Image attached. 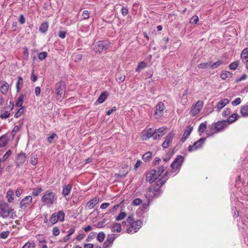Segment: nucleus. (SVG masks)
Here are the masks:
<instances>
[{
    "mask_svg": "<svg viewBox=\"0 0 248 248\" xmlns=\"http://www.w3.org/2000/svg\"><path fill=\"white\" fill-rule=\"evenodd\" d=\"M82 16L84 19H87L89 17V12L87 10H84L82 12Z\"/></svg>",
    "mask_w": 248,
    "mask_h": 248,
    "instance_id": "obj_59",
    "label": "nucleus"
},
{
    "mask_svg": "<svg viewBox=\"0 0 248 248\" xmlns=\"http://www.w3.org/2000/svg\"><path fill=\"white\" fill-rule=\"evenodd\" d=\"M159 176L155 170H152L146 174V180L150 184L153 183Z\"/></svg>",
    "mask_w": 248,
    "mask_h": 248,
    "instance_id": "obj_11",
    "label": "nucleus"
},
{
    "mask_svg": "<svg viewBox=\"0 0 248 248\" xmlns=\"http://www.w3.org/2000/svg\"><path fill=\"white\" fill-rule=\"evenodd\" d=\"M125 79V76L124 75L121 74L116 78V80L118 81L119 83L123 82Z\"/></svg>",
    "mask_w": 248,
    "mask_h": 248,
    "instance_id": "obj_55",
    "label": "nucleus"
},
{
    "mask_svg": "<svg viewBox=\"0 0 248 248\" xmlns=\"http://www.w3.org/2000/svg\"><path fill=\"white\" fill-rule=\"evenodd\" d=\"M207 127V122L205 121L204 122L201 124L199 126L198 131L200 133H203L206 128Z\"/></svg>",
    "mask_w": 248,
    "mask_h": 248,
    "instance_id": "obj_35",
    "label": "nucleus"
},
{
    "mask_svg": "<svg viewBox=\"0 0 248 248\" xmlns=\"http://www.w3.org/2000/svg\"><path fill=\"white\" fill-rule=\"evenodd\" d=\"M55 138H57V135L55 133H52L47 138V141L49 143H52Z\"/></svg>",
    "mask_w": 248,
    "mask_h": 248,
    "instance_id": "obj_52",
    "label": "nucleus"
},
{
    "mask_svg": "<svg viewBox=\"0 0 248 248\" xmlns=\"http://www.w3.org/2000/svg\"><path fill=\"white\" fill-rule=\"evenodd\" d=\"M126 216V214L124 212H121L116 217V220L119 221L124 219Z\"/></svg>",
    "mask_w": 248,
    "mask_h": 248,
    "instance_id": "obj_46",
    "label": "nucleus"
},
{
    "mask_svg": "<svg viewBox=\"0 0 248 248\" xmlns=\"http://www.w3.org/2000/svg\"><path fill=\"white\" fill-rule=\"evenodd\" d=\"M59 221L57 216H56V213H53L50 217L49 221L51 223V225H52Z\"/></svg>",
    "mask_w": 248,
    "mask_h": 248,
    "instance_id": "obj_37",
    "label": "nucleus"
},
{
    "mask_svg": "<svg viewBox=\"0 0 248 248\" xmlns=\"http://www.w3.org/2000/svg\"><path fill=\"white\" fill-rule=\"evenodd\" d=\"M199 21V17L197 16H192L190 20V23L195 24Z\"/></svg>",
    "mask_w": 248,
    "mask_h": 248,
    "instance_id": "obj_54",
    "label": "nucleus"
},
{
    "mask_svg": "<svg viewBox=\"0 0 248 248\" xmlns=\"http://www.w3.org/2000/svg\"><path fill=\"white\" fill-rule=\"evenodd\" d=\"M228 125L225 120L219 121L209 125L208 130L206 131L207 137L213 136L214 134L221 131L226 128Z\"/></svg>",
    "mask_w": 248,
    "mask_h": 248,
    "instance_id": "obj_2",
    "label": "nucleus"
},
{
    "mask_svg": "<svg viewBox=\"0 0 248 248\" xmlns=\"http://www.w3.org/2000/svg\"><path fill=\"white\" fill-rule=\"evenodd\" d=\"M23 85V79L21 77H18V81L16 83V92H18Z\"/></svg>",
    "mask_w": 248,
    "mask_h": 248,
    "instance_id": "obj_39",
    "label": "nucleus"
},
{
    "mask_svg": "<svg viewBox=\"0 0 248 248\" xmlns=\"http://www.w3.org/2000/svg\"><path fill=\"white\" fill-rule=\"evenodd\" d=\"M198 67L201 69H205L208 67L211 68V61L207 62L201 63L198 65Z\"/></svg>",
    "mask_w": 248,
    "mask_h": 248,
    "instance_id": "obj_38",
    "label": "nucleus"
},
{
    "mask_svg": "<svg viewBox=\"0 0 248 248\" xmlns=\"http://www.w3.org/2000/svg\"><path fill=\"white\" fill-rule=\"evenodd\" d=\"M152 157V153L151 152H148L142 155V159L145 162H149L150 161Z\"/></svg>",
    "mask_w": 248,
    "mask_h": 248,
    "instance_id": "obj_30",
    "label": "nucleus"
},
{
    "mask_svg": "<svg viewBox=\"0 0 248 248\" xmlns=\"http://www.w3.org/2000/svg\"><path fill=\"white\" fill-rule=\"evenodd\" d=\"M108 97V93L107 92H103L98 98L95 104H102L104 103Z\"/></svg>",
    "mask_w": 248,
    "mask_h": 248,
    "instance_id": "obj_22",
    "label": "nucleus"
},
{
    "mask_svg": "<svg viewBox=\"0 0 248 248\" xmlns=\"http://www.w3.org/2000/svg\"><path fill=\"white\" fill-rule=\"evenodd\" d=\"M167 166H168L163 164L158 168L157 171H156V172L158 174L159 176H161L162 173H163L164 171L167 168Z\"/></svg>",
    "mask_w": 248,
    "mask_h": 248,
    "instance_id": "obj_41",
    "label": "nucleus"
},
{
    "mask_svg": "<svg viewBox=\"0 0 248 248\" xmlns=\"http://www.w3.org/2000/svg\"><path fill=\"white\" fill-rule=\"evenodd\" d=\"M203 103L202 101H198L195 105L193 108L190 110V114L191 116L194 117L196 116L203 107Z\"/></svg>",
    "mask_w": 248,
    "mask_h": 248,
    "instance_id": "obj_10",
    "label": "nucleus"
},
{
    "mask_svg": "<svg viewBox=\"0 0 248 248\" xmlns=\"http://www.w3.org/2000/svg\"><path fill=\"white\" fill-rule=\"evenodd\" d=\"M241 102V99L240 98H237L232 102V104L233 106H236L240 104Z\"/></svg>",
    "mask_w": 248,
    "mask_h": 248,
    "instance_id": "obj_60",
    "label": "nucleus"
},
{
    "mask_svg": "<svg viewBox=\"0 0 248 248\" xmlns=\"http://www.w3.org/2000/svg\"><path fill=\"white\" fill-rule=\"evenodd\" d=\"M142 203V200L140 198H136L132 202V205L134 206H138Z\"/></svg>",
    "mask_w": 248,
    "mask_h": 248,
    "instance_id": "obj_53",
    "label": "nucleus"
},
{
    "mask_svg": "<svg viewBox=\"0 0 248 248\" xmlns=\"http://www.w3.org/2000/svg\"><path fill=\"white\" fill-rule=\"evenodd\" d=\"M9 235V232L4 231L0 233V238L2 239H5L8 237Z\"/></svg>",
    "mask_w": 248,
    "mask_h": 248,
    "instance_id": "obj_61",
    "label": "nucleus"
},
{
    "mask_svg": "<svg viewBox=\"0 0 248 248\" xmlns=\"http://www.w3.org/2000/svg\"><path fill=\"white\" fill-rule=\"evenodd\" d=\"M116 237L114 234H108L106 240L104 243L103 248H109V247H111Z\"/></svg>",
    "mask_w": 248,
    "mask_h": 248,
    "instance_id": "obj_14",
    "label": "nucleus"
},
{
    "mask_svg": "<svg viewBox=\"0 0 248 248\" xmlns=\"http://www.w3.org/2000/svg\"><path fill=\"white\" fill-rule=\"evenodd\" d=\"M43 191V189L41 187H37L35 188H34L33 189V191L32 192V194L33 196H38L42 191Z\"/></svg>",
    "mask_w": 248,
    "mask_h": 248,
    "instance_id": "obj_43",
    "label": "nucleus"
},
{
    "mask_svg": "<svg viewBox=\"0 0 248 248\" xmlns=\"http://www.w3.org/2000/svg\"><path fill=\"white\" fill-rule=\"evenodd\" d=\"M9 89V84L4 82L0 87V92L3 94H6Z\"/></svg>",
    "mask_w": 248,
    "mask_h": 248,
    "instance_id": "obj_28",
    "label": "nucleus"
},
{
    "mask_svg": "<svg viewBox=\"0 0 248 248\" xmlns=\"http://www.w3.org/2000/svg\"><path fill=\"white\" fill-rule=\"evenodd\" d=\"M14 191L11 189H9L6 194V198L9 202H12L14 200Z\"/></svg>",
    "mask_w": 248,
    "mask_h": 248,
    "instance_id": "obj_31",
    "label": "nucleus"
},
{
    "mask_svg": "<svg viewBox=\"0 0 248 248\" xmlns=\"http://www.w3.org/2000/svg\"><path fill=\"white\" fill-rule=\"evenodd\" d=\"M47 55V53L46 51H43V52H40L38 54L39 59L41 61H43V60H45L46 58Z\"/></svg>",
    "mask_w": 248,
    "mask_h": 248,
    "instance_id": "obj_48",
    "label": "nucleus"
},
{
    "mask_svg": "<svg viewBox=\"0 0 248 248\" xmlns=\"http://www.w3.org/2000/svg\"><path fill=\"white\" fill-rule=\"evenodd\" d=\"M228 117V118L227 120H225V121L229 125L237 121L239 118V116L236 113H233L232 114H231V115H230Z\"/></svg>",
    "mask_w": 248,
    "mask_h": 248,
    "instance_id": "obj_18",
    "label": "nucleus"
},
{
    "mask_svg": "<svg viewBox=\"0 0 248 248\" xmlns=\"http://www.w3.org/2000/svg\"><path fill=\"white\" fill-rule=\"evenodd\" d=\"M205 140V138L200 139L199 140L195 141L193 145H189L187 150L191 152L201 148Z\"/></svg>",
    "mask_w": 248,
    "mask_h": 248,
    "instance_id": "obj_9",
    "label": "nucleus"
},
{
    "mask_svg": "<svg viewBox=\"0 0 248 248\" xmlns=\"http://www.w3.org/2000/svg\"><path fill=\"white\" fill-rule=\"evenodd\" d=\"M166 129V127H162L157 130H155V137H154V140L159 139L164 136L166 133L165 131Z\"/></svg>",
    "mask_w": 248,
    "mask_h": 248,
    "instance_id": "obj_17",
    "label": "nucleus"
},
{
    "mask_svg": "<svg viewBox=\"0 0 248 248\" xmlns=\"http://www.w3.org/2000/svg\"><path fill=\"white\" fill-rule=\"evenodd\" d=\"M238 65L239 62L238 61H236L230 63L229 67L231 69L235 70L238 67Z\"/></svg>",
    "mask_w": 248,
    "mask_h": 248,
    "instance_id": "obj_47",
    "label": "nucleus"
},
{
    "mask_svg": "<svg viewBox=\"0 0 248 248\" xmlns=\"http://www.w3.org/2000/svg\"><path fill=\"white\" fill-rule=\"evenodd\" d=\"M170 173V172L166 171V173L156 182L155 185H152L150 186L146 196H148L149 197L153 198L154 197H158L161 194L160 188L170 178L169 176Z\"/></svg>",
    "mask_w": 248,
    "mask_h": 248,
    "instance_id": "obj_1",
    "label": "nucleus"
},
{
    "mask_svg": "<svg viewBox=\"0 0 248 248\" xmlns=\"http://www.w3.org/2000/svg\"><path fill=\"white\" fill-rule=\"evenodd\" d=\"M10 114L8 111L1 110L0 117L1 119H6L9 117Z\"/></svg>",
    "mask_w": 248,
    "mask_h": 248,
    "instance_id": "obj_42",
    "label": "nucleus"
},
{
    "mask_svg": "<svg viewBox=\"0 0 248 248\" xmlns=\"http://www.w3.org/2000/svg\"><path fill=\"white\" fill-rule=\"evenodd\" d=\"M99 202V199L97 198H95L90 201H89L87 204H86V207L88 208L91 209L93 208L98 202Z\"/></svg>",
    "mask_w": 248,
    "mask_h": 248,
    "instance_id": "obj_24",
    "label": "nucleus"
},
{
    "mask_svg": "<svg viewBox=\"0 0 248 248\" xmlns=\"http://www.w3.org/2000/svg\"><path fill=\"white\" fill-rule=\"evenodd\" d=\"M121 12L124 16H125L128 14V10L126 7H123L121 9Z\"/></svg>",
    "mask_w": 248,
    "mask_h": 248,
    "instance_id": "obj_62",
    "label": "nucleus"
},
{
    "mask_svg": "<svg viewBox=\"0 0 248 248\" xmlns=\"http://www.w3.org/2000/svg\"><path fill=\"white\" fill-rule=\"evenodd\" d=\"M59 37L62 39H64L66 36V32L63 31H60L59 32Z\"/></svg>",
    "mask_w": 248,
    "mask_h": 248,
    "instance_id": "obj_63",
    "label": "nucleus"
},
{
    "mask_svg": "<svg viewBox=\"0 0 248 248\" xmlns=\"http://www.w3.org/2000/svg\"><path fill=\"white\" fill-rule=\"evenodd\" d=\"M95 232H91L89 235H88V236L87 237V238H86V241L87 242H89L91 240L93 239L94 237H95Z\"/></svg>",
    "mask_w": 248,
    "mask_h": 248,
    "instance_id": "obj_56",
    "label": "nucleus"
},
{
    "mask_svg": "<svg viewBox=\"0 0 248 248\" xmlns=\"http://www.w3.org/2000/svg\"><path fill=\"white\" fill-rule=\"evenodd\" d=\"M13 209L10 208L9 205L5 202H0V216L3 218L7 217L9 216H13L12 211Z\"/></svg>",
    "mask_w": 248,
    "mask_h": 248,
    "instance_id": "obj_8",
    "label": "nucleus"
},
{
    "mask_svg": "<svg viewBox=\"0 0 248 248\" xmlns=\"http://www.w3.org/2000/svg\"><path fill=\"white\" fill-rule=\"evenodd\" d=\"M146 66L147 63L145 62L142 61L138 64L137 68L136 69V72H140L141 70L146 68Z\"/></svg>",
    "mask_w": 248,
    "mask_h": 248,
    "instance_id": "obj_34",
    "label": "nucleus"
},
{
    "mask_svg": "<svg viewBox=\"0 0 248 248\" xmlns=\"http://www.w3.org/2000/svg\"><path fill=\"white\" fill-rule=\"evenodd\" d=\"M111 231L113 232H120L121 231V224L120 223H115L111 227Z\"/></svg>",
    "mask_w": 248,
    "mask_h": 248,
    "instance_id": "obj_32",
    "label": "nucleus"
},
{
    "mask_svg": "<svg viewBox=\"0 0 248 248\" xmlns=\"http://www.w3.org/2000/svg\"><path fill=\"white\" fill-rule=\"evenodd\" d=\"M193 126L191 125H188L186 127V130L184 131V133L183 135V136L181 138V141L183 142H185L186 140L187 139V138L190 135V133H191L192 130H193Z\"/></svg>",
    "mask_w": 248,
    "mask_h": 248,
    "instance_id": "obj_16",
    "label": "nucleus"
},
{
    "mask_svg": "<svg viewBox=\"0 0 248 248\" xmlns=\"http://www.w3.org/2000/svg\"><path fill=\"white\" fill-rule=\"evenodd\" d=\"M18 22L20 24H24L26 22V19L23 15H20L18 19Z\"/></svg>",
    "mask_w": 248,
    "mask_h": 248,
    "instance_id": "obj_57",
    "label": "nucleus"
},
{
    "mask_svg": "<svg viewBox=\"0 0 248 248\" xmlns=\"http://www.w3.org/2000/svg\"><path fill=\"white\" fill-rule=\"evenodd\" d=\"M24 95L21 94L18 97L17 100L16 101V107L23 106L22 104L24 101Z\"/></svg>",
    "mask_w": 248,
    "mask_h": 248,
    "instance_id": "obj_40",
    "label": "nucleus"
},
{
    "mask_svg": "<svg viewBox=\"0 0 248 248\" xmlns=\"http://www.w3.org/2000/svg\"><path fill=\"white\" fill-rule=\"evenodd\" d=\"M223 63V62L222 60H219L215 63H212L211 61V68L212 69H215L220 66Z\"/></svg>",
    "mask_w": 248,
    "mask_h": 248,
    "instance_id": "obj_36",
    "label": "nucleus"
},
{
    "mask_svg": "<svg viewBox=\"0 0 248 248\" xmlns=\"http://www.w3.org/2000/svg\"><path fill=\"white\" fill-rule=\"evenodd\" d=\"M56 200V193L50 190L46 191L41 199L43 202L50 205L54 204Z\"/></svg>",
    "mask_w": 248,
    "mask_h": 248,
    "instance_id": "obj_6",
    "label": "nucleus"
},
{
    "mask_svg": "<svg viewBox=\"0 0 248 248\" xmlns=\"http://www.w3.org/2000/svg\"><path fill=\"white\" fill-rule=\"evenodd\" d=\"M9 137L8 134L3 135L0 137V148L5 146L7 144Z\"/></svg>",
    "mask_w": 248,
    "mask_h": 248,
    "instance_id": "obj_23",
    "label": "nucleus"
},
{
    "mask_svg": "<svg viewBox=\"0 0 248 248\" xmlns=\"http://www.w3.org/2000/svg\"><path fill=\"white\" fill-rule=\"evenodd\" d=\"M72 188V185L69 184L67 185H64L63 186L62 190V194L64 197H66L69 195Z\"/></svg>",
    "mask_w": 248,
    "mask_h": 248,
    "instance_id": "obj_21",
    "label": "nucleus"
},
{
    "mask_svg": "<svg viewBox=\"0 0 248 248\" xmlns=\"http://www.w3.org/2000/svg\"><path fill=\"white\" fill-rule=\"evenodd\" d=\"M232 73L231 72H230L229 71H224L222 72L220 75V78L222 79H226L228 78L232 77Z\"/></svg>",
    "mask_w": 248,
    "mask_h": 248,
    "instance_id": "obj_29",
    "label": "nucleus"
},
{
    "mask_svg": "<svg viewBox=\"0 0 248 248\" xmlns=\"http://www.w3.org/2000/svg\"><path fill=\"white\" fill-rule=\"evenodd\" d=\"M32 198L28 196L25 197L20 203V211L25 210L27 206L32 202Z\"/></svg>",
    "mask_w": 248,
    "mask_h": 248,
    "instance_id": "obj_13",
    "label": "nucleus"
},
{
    "mask_svg": "<svg viewBox=\"0 0 248 248\" xmlns=\"http://www.w3.org/2000/svg\"><path fill=\"white\" fill-rule=\"evenodd\" d=\"M56 216L60 221H63L64 219L65 214L63 211H60L56 213Z\"/></svg>",
    "mask_w": 248,
    "mask_h": 248,
    "instance_id": "obj_33",
    "label": "nucleus"
},
{
    "mask_svg": "<svg viewBox=\"0 0 248 248\" xmlns=\"http://www.w3.org/2000/svg\"><path fill=\"white\" fill-rule=\"evenodd\" d=\"M145 136H146L147 138L153 137L154 140L155 130H153L152 128H148L145 132Z\"/></svg>",
    "mask_w": 248,
    "mask_h": 248,
    "instance_id": "obj_26",
    "label": "nucleus"
},
{
    "mask_svg": "<svg viewBox=\"0 0 248 248\" xmlns=\"http://www.w3.org/2000/svg\"><path fill=\"white\" fill-rule=\"evenodd\" d=\"M48 28V23L47 22H43L41 23L40 27L39 28V31L43 33H46Z\"/></svg>",
    "mask_w": 248,
    "mask_h": 248,
    "instance_id": "obj_25",
    "label": "nucleus"
},
{
    "mask_svg": "<svg viewBox=\"0 0 248 248\" xmlns=\"http://www.w3.org/2000/svg\"><path fill=\"white\" fill-rule=\"evenodd\" d=\"M31 164L35 166L37 163V159L35 156H33L32 155L31 157Z\"/></svg>",
    "mask_w": 248,
    "mask_h": 248,
    "instance_id": "obj_64",
    "label": "nucleus"
},
{
    "mask_svg": "<svg viewBox=\"0 0 248 248\" xmlns=\"http://www.w3.org/2000/svg\"><path fill=\"white\" fill-rule=\"evenodd\" d=\"M165 108V105L162 102H159L155 107V115L159 116V117L162 115L163 112Z\"/></svg>",
    "mask_w": 248,
    "mask_h": 248,
    "instance_id": "obj_15",
    "label": "nucleus"
},
{
    "mask_svg": "<svg viewBox=\"0 0 248 248\" xmlns=\"http://www.w3.org/2000/svg\"><path fill=\"white\" fill-rule=\"evenodd\" d=\"M20 108L16 111V118L20 116L24 112L25 108L23 106L19 107Z\"/></svg>",
    "mask_w": 248,
    "mask_h": 248,
    "instance_id": "obj_49",
    "label": "nucleus"
},
{
    "mask_svg": "<svg viewBox=\"0 0 248 248\" xmlns=\"http://www.w3.org/2000/svg\"><path fill=\"white\" fill-rule=\"evenodd\" d=\"M53 234L57 236L60 234V230L58 227H55L52 229Z\"/></svg>",
    "mask_w": 248,
    "mask_h": 248,
    "instance_id": "obj_58",
    "label": "nucleus"
},
{
    "mask_svg": "<svg viewBox=\"0 0 248 248\" xmlns=\"http://www.w3.org/2000/svg\"><path fill=\"white\" fill-rule=\"evenodd\" d=\"M105 238V234L103 232H100L97 234V240L100 242H103L104 241Z\"/></svg>",
    "mask_w": 248,
    "mask_h": 248,
    "instance_id": "obj_44",
    "label": "nucleus"
},
{
    "mask_svg": "<svg viewBox=\"0 0 248 248\" xmlns=\"http://www.w3.org/2000/svg\"><path fill=\"white\" fill-rule=\"evenodd\" d=\"M231 114V111L230 108H226L223 111L222 115L223 117H228Z\"/></svg>",
    "mask_w": 248,
    "mask_h": 248,
    "instance_id": "obj_50",
    "label": "nucleus"
},
{
    "mask_svg": "<svg viewBox=\"0 0 248 248\" xmlns=\"http://www.w3.org/2000/svg\"><path fill=\"white\" fill-rule=\"evenodd\" d=\"M229 103V100L227 98H224L220 100L217 104L216 108L218 110H220L221 109L223 108L227 104Z\"/></svg>",
    "mask_w": 248,
    "mask_h": 248,
    "instance_id": "obj_20",
    "label": "nucleus"
},
{
    "mask_svg": "<svg viewBox=\"0 0 248 248\" xmlns=\"http://www.w3.org/2000/svg\"><path fill=\"white\" fill-rule=\"evenodd\" d=\"M36 238L39 241L40 243H46V241L45 240V238L43 234H38L36 235Z\"/></svg>",
    "mask_w": 248,
    "mask_h": 248,
    "instance_id": "obj_51",
    "label": "nucleus"
},
{
    "mask_svg": "<svg viewBox=\"0 0 248 248\" xmlns=\"http://www.w3.org/2000/svg\"><path fill=\"white\" fill-rule=\"evenodd\" d=\"M26 160V155L24 153H20L16 157V166H19L24 163Z\"/></svg>",
    "mask_w": 248,
    "mask_h": 248,
    "instance_id": "obj_19",
    "label": "nucleus"
},
{
    "mask_svg": "<svg viewBox=\"0 0 248 248\" xmlns=\"http://www.w3.org/2000/svg\"><path fill=\"white\" fill-rule=\"evenodd\" d=\"M242 59L247 60L248 58V47L245 48L242 52L241 54Z\"/></svg>",
    "mask_w": 248,
    "mask_h": 248,
    "instance_id": "obj_45",
    "label": "nucleus"
},
{
    "mask_svg": "<svg viewBox=\"0 0 248 248\" xmlns=\"http://www.w3.org/2000/svg\"><path fill=\"white\" fill-rule=\"evenodd\" d=\"M110 43L108 40L98 41L95 45L93 49L96 52L99 53L106 51L109 47Z\"/></svg>",
    "mask_w": 248,
    "mask_h": 248,
    "instance_id": "obj_7",
    "label": "nucleus"
},
{
    "mask_svg": "<svg viewBox=\"0 0 248 248\" xmlns=\"http://www.w3.org/2000/svg\"><path fill=\"white\" fill-rule=\"evenodd\" d=\"M174 135L175 133L174 131H171L166 136L165 140L162 144V146L163 148L166 149L169 146L170 144L172 142V138Z\"/></svg>",
    "mask_w": 248,
    "mask_h": 248,
    "instance_id": "obj_12",
    "label": "nucleus"
},
{
    "mask_svg": "<svg viewBox=\"0 0 248 248\" xmlns=\"http://www.w3.org/2000/svg\"><path fill=\"white\" fill-rule=\"evenodd\" d=\"M240 113L242 116L244 117H248V105H244L240 110Z\"/></svg>",
    "mask_w": 248,
    "mask_h": 248,
    "instance_id": "obj_27",
    "label": "nucleus"
},
{
    "mask_svg": "<svg viewBox=\"0 0 248 248\" xmlns=\"http://www.w3.org/2000/svg\"><path fill=\"white\" fill-rule=\"evenodd\" d=\"M128 227L126 231L129 234H133L137 232L142 226V222L140 220H135L133 215H131L127 218Z\"/></svg>",
    "mask_w": 248,
    "mask_h": 248,
    "instance_id": "obj_3",
    "label": "nucleus"
},
{
    "mask_svg": "<svg viewBox=\"0 0 248 248\" xmlns=\"http://www.w3.org/2000/svg\"><path fill=\"white\" fill-rule=\"evenodd\" d=\"M184 161V157L181 155H178L175 158V159L173 160V161L170 164V168L171 169V171H168V172H170V174L169 176L170 177L171 176V174L172 173H175V174L173 175V176H174L175 174H177L180 169Z\"/></svg>",
    "mask_w": 248,
    "mask_h": 248,
    "instance_id": "obj_4",
    "label": "nucleus"
},
{
    "mask_svg": "<svg viewBox=\"0 0 248 248\" xmlns=\"http://www.w3.org/2000/svg\"><path fill=\"white\" fill-rule=\"evenodd\" d=\"M65 93V85L63 81H59L55 85V93L57 100L61 101Z\"/></svg>",
    "mask_w": 248,
    "mask_h": 248,
    "instance_id": "obj_5",
    "label": "nucleus"
}]
</instances>
